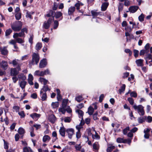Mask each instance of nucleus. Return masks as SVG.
Here are the masks:
<instances>
[{"label": "nucleus", "instance_id": "22", "mask_svg": "<svg viewBox=\"0 0 152 152\" xmlns=\"http://www.w3.org/2000/svg\"><path fill=\"white\" fill-rule=\"evenodd\" d=\"M136 63L138 66H142V60L141 59L137 60L135 61Z\"/></svg>", "mask_w": 152, "mask_h": 152}, {"label": "nucleus", "instance_id": "34", "mask_svg": "<svg viewBox=\"0 0 152 152\" xmlns=\"http://www.w3.org/2000/svg\"><path fill=\"white\" fill-rule=\"evenodd\" d=\"M125 140L123 138L118 137L117 138L116 141L118 143H126V142L124 141Z\"/></svg>", "mask_w": 152, "mask_h": 152}, {"label": "nucleus", "instance_id": "32", "mask_svg": "<svg viewBox=\"0 0 152 152\" xmlns=\"http://www.w3.org/2000/svg\"><path fill=\"white\" fill-rule=\"evenodd\" d=\"M68 102V100L67 99H64L63 100L62 104V107L65 108L66 107Z\"/></svg>", "mask_w": 152, "mask_h": 152}, {"label": "nucleus", "instance_id": "54", "mask_svg": "<svg viewBox=\"0 0 152 152\" xmlns=\"http://www.w3.org/2000/svg\"><path fill=\"white\" fill-rule=\"evenodd\" d=\"M129 126L127 127L123 130V133L124 134L126 135L127 134L128 131L129 130Z\"/></svg>", "mask_w": 152, "mask_h": 152}, {"label": "nucleus", "instance_id": "40", "mask_svg": "<svg viewBox=\"0 0 152 152\" xmlns=\"http://www.w3.org/2000/svg\"><path fill=\"white\" fill-rule=\"evenodd\" d=\"M150 48V44L149 43H147L145 46V51H144L143 50V54L145 52H148V51Z\"/></svg>", "mask_w": 152, "mask_h": 152}, {"label": "nucleus", "instance_id": "5", "mask_svg": "<svg viewBox=\"0 0 152 152\" xmlns=\"http://www.w3.org/2000/svg\"><path fill=\"white\" fill-rule=\"evenodd\" d=\"M54 20V17L50 18L46 22H45L43 26L46 29L49 28L50 25L52 21Z\"/></svg>", "mask_w": 152, "mask_h": 152}, {"label": "nucleus", "instance_id": "23", "mask_svg": "<svg viewBox=\"0 0 152 152\" xmlns=\"http://www.w3.org/2000/svg\"><path fill=\"white\" fill-rule=\"evenodd\" d=\"M26 18H29L30 19H32V17L31 16V15L34 14V12H29L26 10Z\"/></svg>", "mask_w": 152, "mask_h": 152}, {"label": "nucleus", "instance_id": "4", "mask_svg": "<svg viewBox=\"0 0 152 152\" xmlns=\"http://www.w3.org/2000/svg\"><path fill=\"white\" fill-rule=\"evenodd\" d=\"M133 108L135 110H137L138 113L140 115H142V106L141 105H139L138 106L134 105Z\"/></svg>", "mask_w": 152, "mask_h": 152}, {"label": "nucleus", "instance_id": "33", "mask_svg": "<svg viewBox=\"0 0 152 152\" xmlns=\"http://www.w3.org/2000/svg\"><path fill=\"white\" fill-rule=\"evenodd\" d=\"M15 39L16 41V42L18 43L21 44L24 42V40L21 38L16 37V38H14Z\"/></svg>", "mask_w": 152, "mask_h": 152}, {"label": "nucleus", "instance_id": "28", "mask_svg": "<svg viewBox=\"0 0 152 152\" xmlns=\"http://www.w3.org/2000/svg\"><path fill=\"white\" fill-rule=\"evenodd\" d=\"M18 78L22 80H25L26 79V77L25 75L23 73H21L18 75Z\"/></svg>", "mask_w": 152, "mask_h": 152}, {"label": "nucleus", "instance_id": "9", "mask_svg": "<svg viewBox=\"0 0 152 152\" xmlns=\"http://www.w3.org/2000/svg\"><path fill=\"white\" fill-rule=\"evenodd\" d=\"M41 115L39 114H37L36 113H33L30 115V116L35 121H37L38 119L40 117Z\"/></svg>", "mask_w": 152, "mask_h": 152}, {"label": "nucleus", "instance_id": "13", "mask_svg": "<svg viewBox=\"0 0 152 152\" xmlns=\"http://www.w3.org/2000/svg\"><path fill=\"white\" fill-rule=\"evenodd\" d=\"M75 10V7H74L71 6L68 10V14L70 15L72 14Z\"/></svg>", "mask_w": 152, "mask_h": 152}, {"label": "nucleus", "instance_id": "21", "mask_svg": "<svg viewBox=\"0 0 152 152\" xmlns=\"http://www.w3.org/2000/svg\"><path fill=\"white\" fill-rule=\"evenodd\" d=\"M143 119L148 123H150L152 121V117L150 116H148L147 117L144 116L143 117Z\"/></svg>", "mask_w": 152, "mask_h": 152}, {"label": "nucleus", "instance_id": "15", "mask_svg": "<svg viewBox=\"0 0 152 152\" xmlns=\"http://www.w3.org/2000/svg\"><path fill=\"white\" fill-rule=\"evenodd\" d=\"M18 73L16 68L12 69L11 70L10 74L11 76H16Z\"/></svg>", "mask_w": 152, "mask_h": 152}, {"label": "nucleus", "instance_id": "57", "mask_svg": "<svg viewBox=\"0 0 152 152\" xmlns=\"http://www.w3.org/2000/svg\"><path fill=\"white\" fill-rule=\"evenodd\" d=\"M81 133L80 131H77V132L76 133V137L77 139H79L81 137Z\"/></svg>", "mask_w": 152, "mask_h": 152}, {"label": "nucleus", "instance_id": "3", "mask_svg": "<svg viewBox=\"0 0 152 152\" xmlns=\"http://www.w3.org/2000/svg\"><path fill=\"white\" fill-rule=\"evenodd\" d=\"M39 60V55L35 53H34L32 56V59L31 62L29 64L34 65L35 64H37Z\"/></svg>", "mask_w": 152, "mask_h": 152}, {"label": "nucleus", "instance_id": "27", "mask_svg": "<svg viewBox=\"0 0 152 152\" xmlns=\"http://www.w3.org/2000/svg\"><path fill=\"white\" fill-rule=\"evenodd\" d=\"M50 139V137L48 135H45L43 137L42 141L44 142L49 141Z\"/></svg>", "mask_w": 152, "mask_h": 152}, {"label": "nucleus", "instance_id": "50", "mask_svg": "<svg viewBox=\"0 0 152 152\" xmlns=\"http://www.w3.org/2000/svg\"><path fill=\"white\" fill-rule=\"evenodd\" d=\"M25 132V130L24 129L21 127L18 130V133L20 134H23Z\"/></svg>", "mask_w": 152, "mask_h": 152}, {"label": "nucleus", "instance_id": "29", "mask_svg": "<svg viewBox=\"0 0 152 152\" xmlns=\"http://www.w3.org/2000/svg\"><path fill=\"white\" fill-rule=\"evenodd\" d=\"M91 13L92 16L93 17V18H94L99 15V12H97L95 10H93L91 11Z\"/></svg>", "mask_w": 152, "mask_h": 152}, {"label": "nucleus", "instance_id": "6", "mask_svg": "<svg viewBox=\"0 0 152 152\" xmlns=\"http://www.w3.org/2000/svg\"><path fill=\"white\" fill-rule=\"evenodd\" d=\"M47 64V60L44 58L40 61L39 67L40 68H43L46 67Z\"/></svg>", "mask_w": 152, "mask_h": 152}, {"label": "nucleus", "instance_id": "55", "mask_svg": "<svg viewBox=\"0 0 152 152\" xmlns=\"http://www.w3.org/2000/svg\"><path fill=\"white\" fill-rule=\"evenodd\" d=\"M58 26V23L57 20H55L54 21L53 28L54 29H56Z\"/></svg>", "mask_w": 152, "mask_h": 152}, {"label": "nucleus", "instance_id": "37", "mask_svg": "<svg viewBox=\"0 0 152 152\" xmlns=\"http://www.w3.org/2000/svg\"><path fill=\"white\" fill-rule=\"evenodd\" d=\"M126 87L125 84H123L122 86L121 87V88L118 90V91L120 94L124 91Z\"/></svg>", "mask_w": 152, "mask_h": 152}, {"label": "nucleus", "instance_id": "62", "mask_svg": "<svg viewBox=\"0 0 152 152\" xmlns=\"http://www.w3.org/2000/svg\"><path fill=\"white\" fill-rule=\"evenodd\" d=\"M71 119L69 117H67L65 118L64 121L65 122L69 123L70 122Z\"/></svg>", "mask_w": 152, "mask_h": 152}, {"label": "nucleus", "instance_id": "20", "mask_svg": "<svg viewBox=\"0 0 152 152\" xmlns=\"http://www.w3.org/2000/svg\"><path fill=\"white\" fill-rule=\"evenodd\" d=\"M76 113H77L79 115V118L83 119V112L79 109L77 110H76Z\"/></svg>", "mask_w": 152, "mask_h": 152}, {"label": "nucleus", "instance_id": "64", "mask_svg": "<svg viewBox=\"0 0 152 152\" xmlns=\"http://www.w3.org/2000/svg\"><path fill=\"white\" fill-rule=\"evenodd\" d=\"M13 109L15 110L16 112L19 111L20 109V108L18 106H14L13 107Z\"/></svg>", "mask_w": 152, "mask_h": 152}, {"label": "nucleus", "instance_id": "24", "mask_svg": "<svg viewBox=\"0 0 152 152\" xmlns=\"http://www.w3.org/2000/svg\"><path fill=\"white\" fill-rule=\"evenodd\" d=\"M99 147V145L97 142H94L93 144V148L96 151L98 150Z\"/></svg>", "mask_w": 152, "mask_h": 152}, {"label": "nucleus", "instance_id": "41", "mask_svg": "<svg viewBox=\"0 0 152 152\" xmlns=\"http://www.w3.org/2000/svg\"><path fill=\"white\" fill-rule=\"evenodd\" d=\"M32 151L29 147H25L23 148V152H31Z\"/></svg>", "mask_w": 152, "mask_h": 152}, {"label": "nucleus", "instance_id": "49", "mask_svg": "<svg viewBox=\"0 0 152 152\" xmlns=\"http://www.w3.org/2000/svg\"><path fill=\"white\" fill-rule=\"evenodd\" d=\"M75 148L77 151H80L82 148L80 144H76L75 146Z\"/></svg>", "mask_w": 152, "mask_h": 152}, {"label": "nucleus", "instance_id": "38", "mask_svg": "<svg viewBox=\"0 0 152 152\" xmlns=\"http://www.w3.org/2000/svg\"><path fill=\"white\" fill-rule=\"evenodd\" d=\"M83 97L80 95H79L76 97L75 98V100L79 102H80L81 101H82L83 100Z\"/></svg>", "mask_w": 152, "mask_h": 152}, {"label": "nucleus", "instance_id": "61", "mask_svg": "<svg viewBox=\"0 0 152 152\" xmlns=\"http://www.w3.org/2000/svg\"><path fill=\"white\" fill-rule=\"evenodd\" d=\"M52 135L53 137H55L54 140L55 141L58 138L57 137V134L56 132L54 131L53 132L52 134Z\"/></svg>", "mask_w": 152, "mask_h": 152}, {"label": "nucleus", "instance_id": "10", "mask_svg": "<svg viewBox=\"0 0 152 152\" xmlns=\"http://www.w3.org/2000/svg\"><path fill=\"white\" fill-rule=\"evenodd\" d=\"M138 7L137 6H132L129 8V11L130 12L134 13L138 9Z\"/></svg>", "mask_w": 152, "mask_h": 152}, {"label": "nucleus", "instance_id": "35", "mask_svg": "<svg viewBox=\"0 0 152 152\" xmlns=\"http://www.w3.org/2000/svg\"><path fill=\"white\" fill-rule=\"evenodd\" d=\"M16 19L17 20L20 19L21 18V14L20 12L17 13L15 15Z\"/></svg>", "mask_w": 152, "mask_h": 152}, {"label": "nucleus", "instance_id": "31", "mask_svg": "<svg viewBox=\"0 0 152 152\" xmlns=\"http://www.w3.org/2000/svg\"><path fill=\"white\" fill-rule=\"evenodd\" d=\"M39 80L44 85V86L48 82V80L42 77H40L39 78Z\"/></svg>", "mask_w": 152, "mask_h": 152}, {"label": "nucleus", "instance_id": "39", "mask_svg": "<svg viewBox=\"0 0 152 152\" xmlns=\"http://www.w3.org/2000/svg\"><path fill=\"white\" fill-rule=\"evenodd\" d=\"M88 113L89 115H91L94 112V109L91 107H90L88 108Z\"/></svg>", "mask_w": 152, "mask_h": 152}, {"label": "nucleus", "instance_id": "18", "mask_svg": "<svg viewBox=\"0 0 152 152\" xmlns=\"http://www.w3.org/2000/svg\"><path fill=\"white\" fill-rule=\"evenodd\" d=\"M109 5L108 2H104L103 3L101 6V10L102 11H105Z\"/></svg>", "mask_w": 152, "mask_h": 152}, {"label": "nucleus", "instance_id": "2", "mask_svg": "<svg viewBox=\"0 0 152 152\" xmlns=\"http://www.w3.org/2000/svg\"><path fill=\"white\" fill-rule=\"evenodd\" d=\"M21 32L18 33H15L13 36V38H16V37H24L25 34V33L26 34L28 33V30L27 28H24L22 29H21Z\"/></svg>", "mask_w": 152, "mask_h": 152}, {"label": "nucleus", "instance_id": "19", "mask_svg": "<svg viewBox=\"0 0 152 152\" xmlns=\"http://www.w3.org/2000/svg\"><path fill=\"white\" fill-rule=\"evenodd\" d=\"M50 89L48 88V86L47 85H45L41 89V93L42 92H46L48 91H50Z\"/></svg>", "mask_w": 152, "mask_h": 152}, {"label": "nucleus", "instance_id": "60", "mask_svg": "<svg viewBox=\"0 0 152 152\" xmlns=\"http://www.w3.org/2000/svg\"><path fill=\"white\" fill-rule=\"evenodd\" d=\"M33 126L35 127L36 130H38L41 128V125L40 124H34Z\"/></svg>", "mask_w": 152, "mask_h": 152}, {"label": "nucleus", "instance_id": "58", "mask_svg": "<svg viewBox=\"0 0 152 152\" xmlns=\"http://www.w3.org/2000/svg\"><path fill=\"white\" fill-rule=\"evenodd\" d=\"M128 100L131 105H133L134 103V101L133 99L131 97H129L128 98Z\"/></svg>", "mask_w": 152, "mask_h": 152}, {"label": "nucleus", "instance_id": "59", "mask_svg": "<svg viewBox=\"0 0 152 152\" xmlns=\"http://www.w3.org/2000/svg\"><path fill=\"white\" fill-rule=\"evenodd\" d=\"M16 43L17 42L16 40H15L14 39H12L9 42V43L10 44L12 45H13L16 44Z\"/></svg>", "mask_w": 152, "mask_h": 152}, {"label": "nucleus", "instance_id": "42", "mask_svg": "<svg viewBox=\"0 0 152 152\" xmlns=\"http://www.w3.org/2000/svg\"><path fill=\"white\" fill-rule=\"evenodd\" d=\"M42 47V43H38L36 46V49L37 50H40L41 48Z\"/></svg>", "mask_w": 152, "mask_h": 152}, {"label": "nucleus", "instance_id": "48", "mask_svg": "<svg viewBox=\"0 0 152 152\" xmlns=\"http://www.w3.org/2000/svg\"><path fill=\"white\" fill-rule=\"evenodd\" d=\"M115 148V147L114 146H111L108 147L107 149V152H111Z\"/></svg>", "mask_w": 152, "mask_h": 152}, {"label": "nucleus", "instance_id": "36", "mask_svg": "<svg viewBox=\"0 0 152 152\" xmlns=\"http://www.w3.org/2000/svg\"><path fill=\"white\" fill-rule=\"evenodd\" d=\"M62 15V13L60 12H57L55 14V17L56 19L58 18Z\"/></svg>", "mask_w": 152, "mask_h": 152}, {"label": "nucleus", "instance_id": "43", "mask_svg": "<svg viewBox=\"0 0 152 152\" xmlns=\"http://www.w3.org/2000/svg\"><path fill=\"white\" fill-rule=\"evenodd\" d=\"M53 108H55L58 107L59 105L58 102H53L51 104Z\"/></svg>", "mask_w": 152, "mask_h": 152}, {"label": "nucleus", "instance_id": "7", "mask_svg": "<svg viewBox=\"0 0 152 152\" xmlns=\"http://www.w3.org/2000/svg\"><path fill=\"white\" fill-rule=\"evenodd\" d=\"M66 132L68 134L69 137L71 139L72 136L74 133V130L72 128L68 129L66 130Z\"/></svg>", "mask_w": 152, "mask_h": 152}, {"label": "nucleus", "instance_id": "63", "mask_svg": "<svg viewBox=\"0 0 152 152\" xmlns=\"http://www.w3.org/2000/svg\"><path fill=\"white\" fill-rule=\"evenodd\" d=\"M12 80L13 81V82L14 83H15L18 80V78L16 76H14L12 77Z\"/></svg>", "mask_w": 152, "mask_h": 152}, {"label": "nucleus", "instance_id": "53", "mask_svg": "<svg viewBox=\"0 0 152 152\" xmlns=\"http://www.w3.org/2000/svg\"><path fill=\"white\" fill-rule=\"evenodd\" d=\"M133 28L130 26H127L125 28V30L126 31L131 32Z\"/></svg>", "mask_w": 152, "mask_h": 152}, {"label": "nucleus", "instance_id": "12", "mask_svg": "<svg viewBox=\"0 0 152 152\" xmlns=\"http://www.w3.org/2000/svg\"><path fill=\"white\" fill-rule=\"evenodd\" d=\"M49 121L52 123H54L56 120V118L55 116L53 114L50 115L48 118Z\"/></svg>", "mask_w": 152, "mask_h": 152}, {"label": "nucleus", "instance_id": "52", "mask_svg": "<svg viewBox=\"0 0 152 152\" xmlns=\"http://www.w3.org/2000/svg\"><path fill=\"white\" fill-rule=\"evenodd\" d=\"M34 35L33 34L30 35V38L28 39L29 42L32 45L33 44V40L34 38Z\"/></svg>", "mask_w": 152, "mask_h": 152}, {"label": "nucleus", "instance_id": "26", "mask_svg": "<svg viewBox=\"0 0 152 152\" xmlns=\"http://www.w3.org/2000/svg\"><path fill=\"white\" fill-rule=\"evenodd\" d=\"M1 53L4 55H7L8 53V51L7 49V47H4L2 49H1Z\"/></svg>", "mask_w": 152, "mask_h": 152}, {"label": "nucleus", "instance_id": "56", "mask_svg": "<svg viewBox=\"0 0 152 152\" xmlns=\"http://www.w3.org/2000/svg\"><path fill=\"white\" fill-rule=\"evenodd\" d=\"M130 95L131 97L135 98L137 97V94L136 92L132 91L130 93Z\"/></svg>", "mask_w": 152, "mask_h": 152}, {"label": "nucleus", "instance_id": "25", "mask_svg": "<svg viewBox=\"0 0 152 152\" xmlns=\"http://www.w3.org/2000/svg\"><path fill=\"white\" fill-rule=\"evenodd\" d=\"M144 58L146 61V64H148V61L152 58V55L150 54H149L146 56V57Z\"/></svg>", "mask_w": 152, "mask_h": 152}, {"label": "nucleus", "instance_id": "51", "mask_svg": "<svg viewBox=\"0 0 152 152\" xmlns=\"http://www.w3.org/2000/svg\"><path fill=\"white\" fill-rule=\"evenodd\" d=\"M134 56L135 58L137 57L139 55V52L138 50L136 49H134L133 50Z\"/></svg>", "mask_w": 152, "mask_h": 152}, {"label": "nucleus", "instance_id": "30", "mask_svg": "<svg viewBox=\"0 0 152 152\" xmlns=\"http://www.w3.org/2000/svg\"><path fill=\"white\" fill-rule=\"evenodd\" d=\"M83 3L79 1H78L75 4V6L76 7V9L77 10H79L80 9V6H83Z\"/></svg>", "mask_w": 152, "mask_h": 152}, {"label": "nucleus", "instance_id": "14", "mask_svg": "<svg viewBox=\"0 0 152 152\" xmlns=\"http://www.w3.org/2000/svg\"><path fill=\"white\" fill-rule=\"evenodd\" d=\"M66 131V130L64 127H61L59 130L60 134L62 137H64Z\"/></svg>", "mask_w": 152, "mask_h": 152}, {"label": "nucleus", "instance_id": "46", "mask_svg": "<svg viewBox=\"0 0 152 152\" xmlns=\"http://www.w3.org/2000/svg\"><path fill=\"white\" fill-rule=\"evenodd\" d=\"M12 32V30L11 28L5 31V36H9Z\"/></svg>", "mask_w": 152, "mask_h": 152}, {"label": "nucleus", "instance_id": "45", "mask_svg": "<svg viewBox=\"0 0 152 152\" xmlns=\"http://www.w3.org/2000/svg\"><path fill=\"white\" fill-rule=\"evenodd\" d=\"M92 137L94 139H100V136L98 135V133L95 131V135L92 134Z\"/></svg>", "mask_w": 152, "mask_h": 152}, {"label": "nucleus", "instance_id": "11", "mask_svg": "<svg viewBox=\"0 0 152 152\" xmlns=\"http://www.w3.org/2000/svg\"><path fill=\"white\" fill-rule=\"evenodd\" d=\"M28 80V83L30 85H33L34 83L33 82V77L31 74H29Z\"/></svg>", "mask_w": 152, "mask_h": 152}, {"label": "nucleus", "instance_id": "8", "mask_svg": "<svg viewBox=\"0 0 152 152\" xmlns=\"http://www.w3.org/2000/svg\"><path fill=\"white\" fill-rule=\"evenodd\" d=\"M0 65L1 67L4 70H6L8 67L7 62L5 61H2L0 63Z\"/></svg>", "mask_w": 152, "mask_h": 152}, {"label": "nucleus", "instance_id": "44", "mask_svg": "<svg viewBox=\"0 0 152 152\" xmlns=\"http://www.w3.org/2000/svg\"><path fill=\"white\" fill-rule=\"evenodd\" d=\"M18 60L16 59L13 60L12 61V64L14 66H15L18 65L19 63L18 62Z\"/></svg>", "mask_w": 152, "mask_h": 152}, {"label": "nucleus", "instance_id": "17", "mask_svg": "<svg viewBox=\"0 0 152 152\" xmlns=\"http://www.w3.org/2000/svg\"><path fill=\"white\" fill-rule=\"evenodd\" d=\"M26 84L27 82L25 80H22L19 82L20 86L22 89L25 88Z\"/></svg>", "mask_w": 152, "mask_h": 152}, {"label": "nucleus", "instance_id": "16", "mask_svg": "<svg viewBox=\"0 0 152 152\" xmlns=\"http://www.w3.org/2000/svg\"><path fill=\"white\" fill-rule=\"evenodd\" d=\"M40 94L41 99L42 101L46 100L47 99V96L46 92H42L41 93V91H40Z\"/></svg>", "mask_w": 152, "mask_h": 152}, {"label": "nucleus", "instance_id": "1", "mask_svg": "<svg viewBox=\"0 0 152 152\" xmlns=\"http://www.w3.org/2000/svg\"><path fill=\"white\" fill-rule=\"evenodd\" d=\"M23 25L20 21H15L11 24L12 29L15 31H19L21 29Z\"/></svg>", "mask_w": 152, "mask_h": 152}, {"label": "nucleus", "instance_id": "47", "mask_svg": "<svg viewBox=\"0 0 152 152\" xmlns=\"http://www.w3.org/2000/svg\"><path fill=\"white\" fill-rule=\"evenodd\" d=\"M123 7V4L122 3H119L118 6V10L119 12L122 11Z\"/></svg>", "mask_w": 152, "mask_h": 152}]
</instances>
